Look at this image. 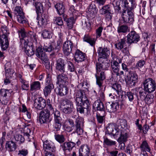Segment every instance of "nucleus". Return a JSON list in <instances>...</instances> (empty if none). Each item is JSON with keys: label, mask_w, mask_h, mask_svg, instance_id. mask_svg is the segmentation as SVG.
I'll use <instances>...</instances> for the list:
<instances>
[{"label": "nucleus", "mask_w": 156, "mask_h": 156, "mask_svg": "<svg viewBox=\"0 0 156 156\" xmlns=\"http://www.w3.org/2000/svg\"><path fill=\"white\" fill-rule=\"evenodd\" d=\"M129 130L126 121L123 119H119L116 122V126L115 130L113 129L111 133L114 138H117L118 136L121 134L122 131Z\"/></svg>", "instance_id": "obj_3"}, {"label": "nucleus", "mask_w": 156, "mask_h": 156, "mask_svg": "<svg viewBox=\"0 0 156 156\" xmlns=\"http://www.w3.org/2000/svg\"><path fill=\"white\" fill-rule=\"evenodd\" d=\"M127 129L126 130L123 129V131H122L121 132V134H120V136L117 139V141L119 143L125 142L126 141L128 135L127 133H125V131H127ZM127 130H128L127 129Z\"/></svg>", "instance_id": "obj_34"}, {"label": "nucleus", "mask_w": 156, "mask_h": 156, "mask_svg": "<svg viewBox=\"0 0 156 156\" xmlns=\"http://www.w3.org/2000/svg\"><path fill=\"white\" fill-rule=\"evenodd\" d=\"M126 38H122L115 44V48L118 50H121L126 45Z\"/></svg>", "instance_id": "obj_35"}, {"label": "nucleus", "mask_w": 156, "mask_h": 156, "mask_svg": "<svg viewBox=\"0 0 156 156\" xmlns=\"http://www.w3.org/2000/svg\"><path fill=\"white\" fill-rule=\"evenodd\" d=\"M12 91L11 90L1 89L0 91V99H4L9 97Z\"/></svg>", "instance_id": "obj_27"}, {"label": "nucleus", "mask_w": 156, "mask_h": 156, "mask_svg": "<svg viewBox=\"0 0 156 156\" xmlns=\"http://www.w3.org/2000/svg\"><path fill=\"white\" fill-rule=\"evenodd\" d=\"M104 143L106 145L109 146L115 145L116 142L115 141H114L108 139L106 137H104Z\"/></svg>", "instance_id": "obj_49"}, {"label": "nucleus", "mask_w": 156, "mask_h": 156, "mask_svg": "<svg viewBox=\"0 0 156 156\" xmlns=\"http://www.w3.org/2000/svg\"><path fill=\"white\" fill-rule=\"evenodd\" d=\"M93 107L96 110L104 111L105 108L104 104L99 101H96L93 104Z\"/></svg>", "instance_id": "obj_31"}, {"label": "nucleus", "mask_w": 156, "mask_h": 156, "mask_svg": "<svg viewBox=\"0 0 156 156\" xmlns=\"http://www.w3.org/2000/svg\"><path fill=\"white\" fill-rule=\"evenodd\" d=\"M53 20L55 23L60 26L61 28H62V27L63 25V22L61 17H54Z\"/></svg>", "instance_id": "obj_48"}, {"label": "nucleus", "mask_w": 156, "mask_h": 156, "mask_svg": "<svg viewBox=\"0 0 156 156\" xmlns=\"http://www.w3.org/2000/svg\"><path fill=\"white\" fill-rule=\"evenodd\" d=\"M28 43H25L23 44V48L27 55L28 56L33 55L35 53V49L34 44H33L30 46L28 45Z\"/></svg>", "instance_id": "obj_21"}, {"label": "nucleus", "mask_w": 156, "mask_h": 156, "mask_svg": "<svg viewBox=\"0 0 156 156\" xmlns=\"http://www.w3.org/2000/svg\"><path fill=\"white\" fill-rule=\"evenodd\" d=\"M145 61L144 60L141 59L139 60L136 65V67L138 68H141L145 64Z\"/></svg>", "instance_id": "obj_62"}, {"label": "nucleus", "mask_w": 156, "mask_h": 156, "mask_svg": "<svg viewBox=\"0 0 156 156\" xmlns=\"http://www.w3.org/2000/svg\"><path fill=\"white\" fill-rule=\"evenodd\" d=\"M2 34L0 35V45L2 51H4L8 48L9 44L8 40L9 32L6 27H2L1 28Z\"/></svg>", "instance_id": "obj_4"}, {"label": "nucleus", "mask_w": 156, "mask_h": 156, "mask_svg": "<svg viewBox=\"0 0 156 156\" xmlns=\"http://www.w3.org/2000/svg\"><path fill=\"white\" fill-rule=\"evenodd\" d=\"M27 33H26L24 30L21 29L19 32V35L20 38L21 42L22 44H24L25 43H28L29 39L27 36Z\"/></svg>", "instance_id": "obj_26"}, {"label": "nucleus", "mask_w": 156, "mask_h": 156, "mask_svg": "<svg viewBox=\"0 0 156 156\" xmlns=\"http://www.w3.org/2000/svg\"><path fill=\"white\" fill-rule=\"evenodd\" d=\"M30 87V90L31 91L40 90L41 88L40 83L39 81L34 82L31 84Z\"/></svg>", "instance_id": "obj_44"}, {"label": "nucleus", "mask_w": 156, "mask_h": 156, "mask_svg": "<svg viewBox=\"0 0 156 156\" xmlns=\"http://www.w3.org/2000/svg\"><path fill=\"white\" fill-rule=\"evenodd\" d=\"M144 89L150 94L155 90L156 83L155 81L151 78L145 80L143 83Z\"/></svg>", "instance_id": "obj_5"}, {"label": "nucleus", "mask_w": 156, "mask_h": 156, "mask_svg": "<svg viewBox=\"0 0 156 156\" xmlns=\"http://www.w3.org/2000/svg\"><path fill=\"white\" fill-rule=\"evenodd\" d=\"M50 115L48 110L42 111L39 114V121L41 123H47L50 122Z\"/></svg>", "instance_id": "obj_11"}, {"label": "nucleus", "mask_w": 156, "mask_h": 156, "mask_svg": "<svg viewBox=\"0 0 156 156\" xmlns=\"http://www.w3.org/2000/svg\"><path fill=\"white\" fill-rule=\"evenodd\" d=\"M68 70L70 72L74 71H75L74 66L72 62H68Z\"/></svg>", "instance_id": "obj_63"}, {"label": "nucleus", "mask_w": 156, "mask_h": 156, "mask_svg": "<svg viewBox=\"0 0 156 156\" xmlns=\"http://www.w3.org/2000/svg\"><path fill=\"white\" fill-rule=\"evenodd\" d=\"M133 17V14L131 11L123 10L122 18L124 22L126 23H133L134 21Z\"/></svg>", "instance_id": "obj_10"}, {"label": "nucleus", "mask_w": 156, "mask_h": 156, "mask_svg": "<svg viewBox=\"0 0 156 156\" xmlns=\"http://www.w3.org/2000/svg\"><path fill=\"white\" fill-rule=\"evenodd\" d=\"M62 43V40L61 39L58 41L56 46L54 47L55 50L56 51V54L59 52V51L61 48Z\"/></svg>", "instance_id": "obj_59"}, {"label": "nucleus", "mask_w": 156, "mask_h": 156, "mask_svg": "<svg viewBox=\"0 0 156 156\" xmlns=\"http://www.w3.org/2000/svg\"><path fill=\"white\" fill-rule=\"evenodd\" d=\"M73 44L70 41H67L64 42L62 49L65 55L68 56L71 53Z\"/></svg>", "instance_id": "obj_13"}, {"label": "nucleus", "mask_w": 156, "mask_h": 156, "mask_svg": "<svg viewBox=\"0 0 156 156\" xmlns=\"http://www.w3.org/2000/svg\"><path fill=\"white\" fill-rule=\"evenodd\" d=\"M90 148L87 144L82 145L79 149V156H89Z\"/></svg>", "instance_id": "obj_20"}, {"label": "nucleus", "mask_w": 156, "mask_h": 156, "mask_svg": "<svg viewBox=\"0 0 156 156\" xmlns=\"http://www.w3.org/2000/svg\"><path fill=\"white\" fill-rule=\"evenodd\" d=\"M124 2L123 0H114L112 2V4L115 10L119 11L121 10L120 6L123 7Z\"/></svg>", "instance_id": "obj_33"}, {"label": "nucleus", "mask_w": 156, "mask_h": 156, "mask_svg": "<svg viewBox=\"0 0 156 156\" xmlns=\"http://www.w3.org/2000/svg\"><path fill=\"white\" fill-rule=\"evenodd\" d=\"M42 35L44 38H50L51 37V32L47 30H45L42 31Z\"/></svg>", "instance_id": "obj_54"}, {"label": "nucleus", "mask_w": 156, "mask_h": 156, "mask_svg": "<svg viewBox=\"0 0 156 156\" xmlns=\"http://www.w3.org/2000/svg\"><path fill=\"white\" fill-rule=\"evenodd\" d=\"M81 103L80 106L83 107L85 109H86L88 110L90 107V104L88 100L86 98V97L84 98L83 101Z\"/></svg>", "instance_id": "obj_51"}, {"label": "nucleus", "mask_w": 156, "mask_h": 156, "mask_svg": "<svg viewBox=\"0 0 156 156\" xmlns=\"http://www.w3.org/2000/svg\"><path fill=\"white\" fill-rule=\"evenodd\" d=\"M33 5L35 7L36 13L39 16V14L43 12V5L41 3L39 2H34Z\"/></svg>", "instance_id": "obj_28"}, {"label": "nucleus", "mask_w": 156, "mask_h": 156, "mask_svg": "<svg viewBox=\"0 0 156 156\" xmlns=\"http://www.w3.org/2000/svg\"><path fill=\"white\" fill-rule=\"evenodd\" d=\"M43 148L46 152L53 153L56 151V147L54 144L47 140L43 142Z\"/></svg>", "instance_id": "obj_15"}, {"label": "nucleus", "mask_w": 156, "mask_h": 156, "mask_svg": "<svg viewBox=\"0 0 156 156\" xmlns=\"http://www.w3.org/2000/svg\"><path fill=\"white\" fill-rule=\"evenodd\" d=\"M74 107L73 102L68 99H64L61 105V109L65 114H69L73 112Z\"/></svg>", "instance_id": "obj_6"}, {"label": "nucleus", "mask_w": 156, "mask_h": 156, "mask_svg": "<svg viewBox=\"0 0 156 156\" xmlns=\"http://www.w3.org/2000/svg\"><path fill=\"white\" fill-rule=\"evenodd\" d=\"M99 58L98 61L102 62L103 59L106 58L110 54L109 49L106 47H99L98 50Z\"/></svg>", "instance_id": "obj_7"}, {"label": "nucleus", "mask_w": 156, "mask_h": 156, "mask_svg": "<svg viewBox=\"0 0 156 156\" xmlns=\"http://www.w3.org/2000/svg\"><path fill=\"white\" fill-rule=\"evenodd\" d=\"M75 61L78 62L83 61L86 59L85 54L77 50L75 53Z\"/></svg>", "instance_id": "obj_24"}, {"label": "nucleus", "mask_w": 156, "mask_h": 156, "mask_svg": "<svg viewBox=\"0 0 156 156\" xmlns=\"http://www.w3.org/2000/svg\"><path fill=\"white\" fill-rule=\"evenodd\" d=\"M5 148L9 151H13L16 150V146L15 143L12 141H7L5 144Z\"/></svg>", "instance_id": "obj_32"}, {"label": "nucleus", "mask_w": 156, "mask_h": 156, "mask_svg": "<svg viewBox=\"0 0 156 156\" xmlns=\"http://www.w3.org/2000/svg\"><path fill=\"white\" fill-rule=\"evenodd\" d=\"M27 36L28 39H29V42L30 41L35 44L37 43L36 34L35 33L30 31L27 33Z\"/></svg>", "instance_id": "obj_41"}, {"label": "nucleus", "mask_w": 156, "mask_h": 156, "mask_svg": "<svg viewBox=\"0 0 156 156\" xmlns=\"http://www.w3.org/2000/svg\"><path fill=\"white\" fill-rule=\"evenodd\" d=\"M140 147L142 148V150H146L147 151L149 152L150 151L151 149L148 146L147 143L146 141H143L140 146Z\"/></svg>", "instance_id": "obj_53"}, {"label": "nucleus", "mask_w": 156, "mask_h": 156, "mask_svg": "<svg viewBox=\"0 0 156 156\" xmlns=\"http://www.w3.org/2000/svg\"><path fill=\"white\" fill-rule=\"evenodd\" d=\"M46 106L48 109L49 110V112H51L53 114L54 128L56 131H58L60 129L62 125V119L61 117V114L60 112L55 109L54 110V106L52 104V101L49 99L47 100L46 102Z\"/></svg>", "instance_id": "obj_1"}, {"label": "nucleus", "mask_w": 156, "mask_h": 156, "mask_svg": "<svg viewBox=\"0 0 156 156\" xmlns=\"http://www.w3.org/2000/svg\"><path fill=\"white\" fill-rule=\"evenodd\" d=\"M73 117L76 118L75 123L71 119H67L70 125L73 127L75 128L74 132L76 133L78 135H82L83 133L84 119L79 116L75 115Z\"/></svg>", "instance_id": "obj_2"}, {"label": "nucleus", "mask_w": 156, "mask_h": 156, "mask_svg": "<svg viewBox=\"0 0 156 156\" xmlns=\"http://www.w3.org/2000/svg\"><path fill=\"white\" fill-rule=\"evenodd\" d=\"M106 109L110 113L116 112L119 107V104L118 101L113 102L111 103L110 102L106 103Z\"/></svg>", "instance_id": "obj_18"}, {"label": "nucleus", "mask_w": 156, "mask_h": 156, "mask_svg": "<svg viewBox=\"0 0 156 156\" xmlns=\"http://www.w3.org/2000/svg\"><path fill=\"white\" fill-rule=\"evenodd\" d=\"M96 72H101V70H103L104 67H102L101 62H96Z\"/></svg>", "instance_id": "obj_61"}, {"label": "nucleus", "mask_w": 156, "mask_h": 156, "mask_svg": "<svg viewBox=\"0 0 156 156\" xmlns=\"http://www.w3.org/2000/svg\"><path fill=\"white\" fill-rule=\"evenodd\" d=\"M83 40L84 41L89 43L91 46H94L95 44V38L91 37L88 35H85L83 38Z\"/></svg>", "instance_id": "obj_40"}, {"label": "nucleus", "mask_w": 156, "mask_h": 156, "mask_svg": "<svg viewBox=\"0 0 156 156\" xmlns=\"http://www.w3.org/2000/svg\"><path fill=\"white\" fill-rule=\"evenodd\" d=\"M54 86L52 83H50L48 85L45 87L44 89V93L45 97H47L50 94L51 90L54 88Z\"/></svg>", "instance_id": "obj_42"}, {"label": "nucleus", "mask_w": 156, "mask_h": 156, "mask_svg": "<svg viewBox=\"0 0 156 156\" xmlns=\"http://www.w3.org/2000/svg\"><path fill=\"white\" fill-rule=\"evenodd\" d=\"M43 49L46 51L51 52L52 51L51 55L53 56L56 55V51L55 50V47L52 44H50L48 46H44L43 48Z\"/></svg>", "instance_id": "obj_38"}, {"label": "nucleus", "mask_w": 156, "mask_h": 156, "mask_svg": "<svg viewBox=\"0 0 156 156\" xmlns=\"http://www.w3.org/2000/svg\"><path fill=\"white\" fill-rule=\"evenodd\" d=\"M88 11L91 14L92 16H94L95 14L97 12V10L95 5H90L88 10Z\"/></svg>", "instance_id": "obj_60"}, {"label": "nucleus", "mask_w": 156, "mask_h": 156, "mask_svg": "<svg viewBox=\"0 0 156 156\" xmlns=\"http://www.w3.org/2000/svg\"><path fill=\"white\" fill-rule=\"evenodd\" d=\"M111 12L110 5H108L102 7L101 9L99 10L100 14L104 15Z\"/></svg>", "instance_id": "obj_47"}, {"label": "nucleus", "mask_w": 156, "mask_h": 156, "mask_svg": "<svg viewBox=\"0 0 156 156\" xmlns=\"http://www.w3.org/2000/svg\"><path fill=\"white\" fill-rule=\"evenodd\" d=\"M129 31L128 27L124 25L119 26L117 28V32L119 33H125Z\"/></svg>", "instance_id": "obj_43"}, {"label": "nucleus", "mask_w": 156, "mask_h": 156, "mask_svg": "<svg viewBox=\"0 0 156 156\" xmlns=\"http://www.w3.org/2000/svg\"><path fill=\"white\" fill-rule=\"evenodd\" d=\"M127 43L131 44L133 43H137L140 40V36L135 31H131L126 36Z\"/></svg>", "instance_id": "obj_8"}, {"label": "nucleus", "mask_w": 156, "mask_h": 156, "mask_svg": "<svg viewBox=\"0 0 156 156\" xmlns=\"http://www.w3.org/2000/svg\"><path fill=\"white\" fill-rule=\"evenodd\" d=\"M111 66L112 71L118 76L119 75V66L118 62L115 61H112L111 62Z\"/></svg>", "instance_id": "obj_30"}, {"label": "nucleus", "mask_w": 156, "mask_h": 156, "mask_svg": "<svg viewBox=\"0 0 156 156\" xmlns=\"http://www.w3.org/2000/svg\"><path fill=\"white\" fill-rule=\"evenodd\" d=\"M55 7L59 15L63 14L65 12V7L62 3L56 4L55 5Z\"/></svg>", "instance_id": "obj_37"}, {"label": "nucleus", "mask_w": 156, "mask_h": 156, "mask_svg": "<svg viewBox=\"0 0 156 156\" xmlns=\"http://www.w3.org/2000/svg\"><path fill=\"white\" fill-rule=\"evenodd\" d=\"M46 100L41 97H39L35 100L34 105L35 108L39 110H41L46 106Z\"/></svg>", "instance_id": "obj_16"}, {"label": "nucleus", "mask_w": 156, "mask_h": 156, "mask_svg": "<svg viewBox=\"0 0 156 156\" xmlns=\"http://www.w3.org/2000/svg\"><path fill=\"white\" fill-rule=\"evenodd\" d=\"M86 97V96L83 93V91L81 90L78 91L76 94L75 101L76 103V105L77 106H80L81 103L83 101L84 98Z\"/></svg>", "instance_id": "obj_23"}, {"label": "nucleus", "mask_w": 156, "mask_h": 156, "mask_svg": "<svg viewBox=\"0 0 156 156\" xmlns=\"http://www.w3.org/2000/svg\"><path fill=\"white\" fill-rule=\"evenodd\" d=\"M57 78L58 80L56 83L60 86H67L68 84V79L66 75L64 73H61L57 75Z\"/></svg>", "instance_id": "obj_12"}, {"label": "nucleus", "mask_w": 156, "mask_h": 156, "mask_svg": "<svg viewBox=\"0 0 156 156\" xmlns=\"http://www.w3.org/2000/svg\"><path fill=\"white\" fill-rule=\"evenodd\" d=\"M18 78L19 79L20 81L22 84L21 86L22 89L23 90H28L29 87L28 81L25 80L21 74L19 75Z\"/></svg>", "instance_id": "obj_29"}, {"label": "nucleus", "mask_w": 156, "mask_h": 156, "mask_svg": "<svg viewBox=\"0 0 156 156\" xmlns=\"http://www.w3.org/2000/svg\"><path fill=\"white\" fill-rule=\"evenodd\" d=\"M39 15V16L37 15V19L38 20V24L40 27L44 26L47 23L48 16L46 14L43 13Z\"/></svg>", "instance_id": "obj_22"}, {"label": "nucleus", "mask_w": 156, "mask_h": 156, "mask_svg": "<svg viewBox=\"0 0 156 156\" xmlns=\"http://www.w3.org/2000/svg\"><path fill=\"white\" fill-rule=\"evenodd\" d=\"M65 61L63 59L59 58L56 60L55 68L57 71L64 73L65 72Z\"/></svg>", "instance_id": "obj_17"}, {"label": "nucleus", "mask_w": 156, "mask_h": 156, "mask_svg": "<svg viewBox=\"0 0 156 156\" xmlns=\"http://www.w3.org/2000/svg\"><path fill=\"white\" fill-rule=\"evenodd\" d=\"M14 13L16 16L24 14L21 7L20 6H16L15 8Z\"/></svg>", "instance_id": "obj_55"}, {"label": "nucleus", "mask_w": 156, "mask_h": 156, "mask_svg": "<svg viewBox=\"0 0 156 156\" xmlns=\"http://www.w3.org/2000/svg\"><path fill=\"white\" fill-rule=\"evenodd\" d=\"M96 78V84L98 85L99 88H101L103 86L104 80L106 78L105 72L104 71L96 72L95 74Z\"/></svg>", "instance_id": "obj_14"}, {"label": "nucleus", "mask_w": 156, "mask_h": 156, "mask_svg": "<svg viewBox=\"0 0 156 156\" xmlns=\"http://www.w3.org/2000/svg\"><path fill=\"white\" fill-rule=\"evenodd\" d=\"M116 126V123H110L108 124V126L106 127V133L108 135H111V133L114 129H115Z\"/></svg>", "instance_id": "obj_46"}, {"label": "nucleus", "mask_w": 156, "mask_h": 156, "mask_svg": "<svg viewBox=\"0 0 156 156\" xmlns=\"http://www.w3.org/2000/svg\"><path fill=\"white\" fill-rule=\"evenodd\" d=\"M131 76L130 78L131 80H133V81H138V76L137 74L134 72H133L130 73Z\"/></svg>", "instance_id": "obj_64"}, {"label": "nucleus", "mask_w": 156, "mask_h": 156, "mask_svg": "<svg viewBox=\"0 0 156 156\" xmlns=\"http://www.w3.org/2000/svg\"><path fill=\"white\" fill-rule=\"evenodd\" d=\"M136 6L134 0H126L124 2L123 10L131 11Z\"/></svg>", "instance_id": "obj_19"}, {"label": "nucleus", "mask_w": 156, "mask_h": 156, "mask_svg": "<svg viewBox=\"0 0 156 156\" xmlns=\"http://www.w3.org/2000/svg\"><path fill=\"white\" fill-rule=\"evenodd\" d=\"M96 118L98 123L100 124H103L105 121V116H101L99 113L97 114Z\"/></svg>", "instance_id": "obj_58"}, {"label": "nucleus", "mask_w": 156, "mask_h": 156, "mask_svg": "<svg viewBox=\"0 0 156 156\" xmlns=\"http://www.w3.org/2000/svg\"><path fill=\"white\" fill-rule=\"evenodd\" d=\"M64 21L66 22L68 28L69 29H72L74 23V18L73 17H70L69 19L65 18L64 19Z\"/></svg>", "instance_id": "obj_45"}, {"label": "nucleus", "mask_w": 156, "mask_h": 156, "mask_svg": "<svg viewBox=\"0 0 156 156\" xmlns=\"http://www.w3.org/2000/svg\"><path fill=\"white\" fill-rule=\"evenodd\" d=\"M14 138L16 141H19L20 143L24 142L25 139L24 137L21 135L16 134L14 136ZM20 144V142L19 143Z\"/></svg>", "instance_id": "obj_57"}, {"label": "nucleus", "mask_w": 156, "mask_h": 156, "mask_svg": "<svg viewBox=\"0 0 156 156\" xmlns=\"http://www.w3.org/2000/svg\"><path fill=\"white\" fill-rule=\"evenodd\" d=\"M43 48L38 47L36 50L35 54L36 56L42 60L48 57L45 52L43 51Z\"/></svg>", "instance_id": "obj_25"}, {"label": "nucleus", "mask_w": 156, "mask_h": 156, "mask_svg": "<svg viewBox=\"0 0 156 156\" xmlns=\"http://www.w3.org/2000/svg\"><path fill=\"white\" fill-rule=\"evenodd\" d=\"M54 136L55 140L60 143H62L65 140L64 136L62 134H55Z\"/></svg>", "instance_id": "obj_50"}, {"label": "nucleus", "mask_w": 156, "mask_h": 156, "mask_svg": "<svg viewBox=\"0 0 156 156\" xmlns=\"http://www.w3.org/2000/svg\"><path fill=\"white\" fill-rule=\"evenodd\" d=\"M58 89V94L61 96H62L66 95L69 92V89L67 86H60Z\"/></svg>", "instance_id": "obj_36"}, {"label": "nucleus", "mask_w": 156, "mask_h": 156, "mask_svg": "<svg viewBox=\"0 0 156 156\" xmlns=\"http://www.w3.org/2000/svg\"><path fill=\"white\" fill-rule=\"evenodd\" d=\"M17 16H18L17 17V20L19 23H20L23 24L26 22L24 14H21Z\"/></svg>", "instance_id": "obj_56"}, {"label": "nucleus", "mask_w": 156, "mask_h": 156, "mask_svg": "<svg viewBox=\"0 0 156 156\" xmlns=\"http://www.w3.org/2000/svg\"><path fill=\"white\" fill-rule=\"evenodd\" d=\"M140 98L137 97V100L144 101L147 103H151L152 101L153 96L151 94L144 90H141L139 92Z\"/></svg>", "instance_id": "obj_9"}, {"label": "nucleus", "mask_w": 156, "mask_h": 156, "mask_svg": "<svg viewBox=\"0 0 156 156\" xmlns=\"http://www.w3.org/2000/svg\"><path fill=\"white\" fill-rule=\"evenodd\" d=\"M83 40L84 41L89 43L91 46H94L95 44V38L91 37L88 35H85L83 38Z\"/></svg>", "instance_id": "obj_39"}, {"label": "nucleus", "mask_w": 156, "mask_h": 156, "mask_svg": "<svg viewBox=\"0 0 156 156\" xmlns=\"http://www.w3.org/2000/svg\"><path fill=\"white\" fill-rule=\"evenodd\" d=\"M112 87L114 90H115L118 94L119 95V93L121 92L122 90L121 85L116 83L112 85Z\"/></svg>", "instance_id": "obj_52"}]
</instances>
